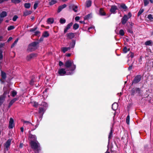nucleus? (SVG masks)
Returning <instances> with one entry per match:
<instances>
[{
	"label": "nucleus",
	"mask_w": 153,
	"mask_h": 153,
	"mask_svg": "<svg viewBox=\"0 0 153 153\" xmlns=\"http://www.w3.org/2000/svg\"><path fill=\"white\" fill-rule=\"evenodd\" d=\"M30 144L35 153H39L41 150L40 144L38 141L30 142Z\"/></svg>",
	"instance_id": "f257e3e1"
},
{
	"label": "nucleus",
	"mask_w": 153,
	"mask_h": 153,
	"mask_svg": "<svg viewBox=\"0 0 153 153\" xmlns=\"http://www.w3.org/2000/svg\"><path fill=\"white\" fill-rule=\"evenodd\" d=\"M65 66L66 68H71V71H74L76 68V66L73 64V61L71 60H68L65 63Z\"/></svg>",
	"instance_id": "f03ea898"
},
{
	"label": "nucleus",
	"mask_w": 153,
	"mask_h": 153,
	"mask_svg": "<svg viewBox=\"0 0 153 153\" xmlns=\"http://www.w3.org/2000/svg\"><path fill=\"white\" fill-rule=\"evenodd\" d=\"M130 93L131 95L133 96L135 94H137V95L140 96H142V94L140 89L138 88H133L131 90Z\"/></svg>",
	"instance_id": "7ed1b4c3"
},
{
	"label": "nucleus",
	"mask_w": 153,
	"mask_h": 153,
	"mask_svg": "<svg viewBox=\"0 0 153 153\" xmlns=\"http://www.w3.org/2000/svg\"><path fill=\"white\" fill-rule=\"evenodd\" d=\"M141 78L142 76L140 75H137L135 76L132 82L131 85H132L133 84H136L139 82L140 81Z\"/></svg>",
	"instance_id": "20e7f679"
},
{
	"label": "nucleus",
	"mask_w": 153,
	"mask_h": 153,
	"mask_svg": "<svg viewBox=\"0 0 153 153\" xmlns=\"http://www.w3.org/2000/svg\"><path fill=\"white\" fill-rule=\"evenodd\" d=\"M28 137L30 139V142L37 141L36 135L31 134L30 131H29Z\"/></svg>",
	"instance_id": "39448f33"
},
{
	"label": "nucleus",
	"mask_w": 153,
	"mask_h": 153,
	"mask_svg": "<svg viewBox=\"0 0 153 153\" xmlns=\"http://www.w3.org/2000/svg\"><path fill=\"white\" fill-rule=\"evenodd\" d=\"M120 136L121 137V139L124 140L126 138H127L128 137L127 133L126 131H121L120 134Z\"/></svg>",
	"instance_id": "423d86ee"
},
{
	"label": "nucleus",
	"mask_w": 153,
	"mask_h": 153,
	"mask_svg": "<svg viewBox=\"0 0 153 153\" xmlns=\"http://www.w3.org/2000/svg\"><path fill=\"white\" fill-rule=\"evenodd\" d=\"M3 90L4 93L3 94V95L6 97V96L7 94H9L10 91V89L9 87H4L3 88ZM8 96L9 97H10L9 95H8Z\"/></svg>",
	"instance_id": "0eeeda50"
},
{
	"label": "nucleus",
	"mask_w": 153,
	"mask_h": 153,
	"mask_svg": "<svg viewBox=\"0 0 153 153\" xmlns=\"http://www.w3.org/2000/svg\"><path fill=\"white\" fill-rule=\"evenodd\" d=\"M59 74L61 76H64L66 74V71L64 68L59 69L58 71Z\"/></svg>",
	"instance_id": "6e6552de"
},
{
	"label": "nucleus",
	"mask_w": 153,
	"mask_h": 153,
	"mask_svg": "<svg viewBox=\"0 0 153 153\" xmlns=\"http://www.w3.org/2000/svg\"><path fill=\"white\" fill-rule=\"evenodd\" d=\"M117 9L118 8L117 6L115 5H112L111 6L110 11L111 13L114 14L116 13V11Z\"/></svg>",
	"instance_id": "1a4fd4ad"
},
{
	"label": "nucleus",
	"mask_w": 153,
	"mask_h": 153,
	"mask_svg": "<svg viewBox=\"0 0 153 153\" xmlns=\"http://www.w3.org/2000/svg\"><path fill=\"white\" fill-rule=\"evenodd\" d=\"M128 17L127 15H125L121 19V22L123 25H125L128 20Z\"/></svg>",
	"instance_id": "9d476101"
},
{
	"label": "nucleus",
	"mask_w": 153,
	"mask_h": 153,
	"mask_svg": "<svg viewBox=\"0 0 153 153\" xmlns=\"http://www.w3.org/2000/svg\"><path fill=\"white\" fill-rule=\"evenodd\" d=\"M14 126V120L12 118H10L9 123V128L10 129L13 128Z\"/></svg>",
	"instance_id": "9b49d317"
},
{
	"label": "nucleus",
	"mask_w": 153,
	"mask_h": 153,
	"mask_svg": "<svg viewBox=\"0 0 153 153\" xmlns=\"http://www.w3.org/2000/svg\"><path fill=\"white\" fill-rule=\"evenodd\" d=\"M1 79H0V81L2 83H4V82L3 81L2 79L4 80L7 78V76L6 73L3 71H1Z\"/></svg>",
	"instance_id": "f8f14e48"
},
{
	"label": "nucleus",
	"mask_w": 153,
	"mask_h": 153,
	"mask_svg": "<svg viewBox=\"0 0 153 153\" xmlns=\"http://www.w3.org/2000/svg\"><path fill=\"white\" fill-rule=\"evenodd\" d=\"M37 56V54L35 53H32L28 55L26 58V59L27 60H30L31 59Z\"/></svg>",
	"instance_id": "ddd939ff"
},
{
	"label": "nucleus",
	"mask_w": 153,
	"mask_h": 153,
	"mask_svg": "<svg viewBox=\"0 0 153 153\" xmlns=\"http://www.w3.org/2000/svg\"><path fill=\"white\" fill-rule=\"evenodd\" d=\"M73 24V23L71 22L68 24L67 25L66 27L64 29V33H65L67 32L68 30L71 27L72 25Z\"/></svg>",
	"instance_id": "4468645a"
},
{
	"label": "nucleus",
	"mask_w": 153,
	"mask_h": 153,
	"mask_svg": "<svg viewBox=\"0 0 153 153\" xmlns=\"http://www.w3.org/2000/svg\"><path fill=\"white\" fill-rule=\"evenodd\" d=\"M37 49V48H33L30 46V45H28L27 51L28 52H31L35 51Z\"/></svg>",
	"instance_id": "2eb2a0df"
},
{
	"label": "nucleus",
	"mask_w": 153,
	"mask_h": 153,
	"mask_svg": "<svg viewBox=\"0 0 153 153\" xmlns=\"http://www.w3.org/2000/svg\"><path fill=\"white\" fill-rule=\"evenodd\" d=\"M39 114H42V116L44 114L45 111L46 109V108H45L43 107H39Z\"/></svg>",
	"instance_id": "dca6fc26"
},
{
	"label": "nucleus",
	"mask_w": 153,
	"mask_h": 153,
	"mask_svg": "<svg viewBox=\"0 0 153 153\" xmlns=\"http://www.w3.org/2000/svg\"><path fill=\"white\" fill-rule=\"evenodd\" d=\"M11 140L10 139H9L6 142L5 144V147L6 149L8 150V149L10 145Z\"/></svg>",
	"instance_id": "f3484780"
},
{
	"label": "nucleus",
	"mask_w": 153,
	"mask_h": 153,
	"mask_svg": "<svg viewBox=\"0 0 153 153\" xmlns=\"http://www.w3.org/2000/svg\"><path fill=\"white\" fill-rule=\"evenodd\" d=\"M66 36L68 39H71L74 37L75 35L74 33H70L67 34Z\"/></svg>",
	"instance_id": "a211bd4d"
},
{
	"label": "nucleus",
	"mask_w": 153,
	"mask_h": 153,
	"mask_svg": "<svg viewBox=\"0 0 153 153\" xmlns=\"http://www.w3.org/2000/svg\"><path fill=\"white\" fill-rule=\"evenodd\" d=\"M119 9L122 8L124 10V11H126L128 8L127 7L124 3H122L120 4L119 7Z\"/></svg>",
	"instance_id": "6ab92c4d"
},
{
	"label": "nucleus",
	"mask_w": 153,
	"mask_h": 153,
	"mask_svg": "<svg viewBox=\"0 0 153 153\" xmlns=\"http://www.w3.org/2000/svg\"><path fill=\"white\" fill-rule=\"evenodd\" d=\"M18 100V98H15L13 99H12V100H11L10 102L8 107L9 108H10L12 105L17 100Z\"/></svg>",
	"instance_id": "aec40b11"
},
{
	"label": "nucleus",
	"mask_w": 153,
	"mask_h": 153,
	"mask_svg": "<svg viewBox=\"0 0 153 153\" xmlns=\"http://www.w3.org/2000/svg\"><path fill=\"white\" fill-rule=\"evenodd\" d=\"M39 42H33L29 44V45H30V46L33 48H36V46L37 45L39 44Z\"/></svg>",
	"instance_id": "412c9836"
},
{
	"label": "nucleus",
	"mask_w": 153,
	"mask_h": 153,
	"mask_svg": "<svg viewBox=\"0 0 153 153\" xmlns=\"http://www.w3.org/2000/svg\"><path fill=\"white\" fill-rule=\"evenodd\" d=\"M100 15L101 16H104L106 15V13L104 11L103 9L101 8L100 9L99 11Z\"/></svg>",
	"instance_id": "4be33fe9"
},
{
	"label": "nucleus",
	"mask_w": 153,
	"mask_h": 153,
	"mask_svg": "<svg viewBox=\"0 0 153 153\" xmlns=\"http://www.w3.org/2000/svg\"><path fill=\"white\" fill-rule=\"evenodd\" d=\"M145 45L146 46H152L153 45L152 41L151 40H150L146 41L145 42Z\"/></svg>",
	"instance_id": "5701e85b"
},
{
	"label": "nucleus",
	"mask_w": 153,
	"mask_h": 153,
	"mask_svg": "<svg viewBox=\"0 0 153 153\" xmlns=\"http://www.w3.org/2000/svg\"><path fill=\"white\" fill-rule=\"evenodd\" d=\"M78 8V7L76 5H71L69 6L70 9H72L73 11L74 12H76L77 11V10H76Z\"/></svg>",
	"instance_id": "b1692460"
},
{
	"label": "nucleus",
	"mask_w": 153,
	"mask_h": 153,
	"mask_svg": "<svg viewBox=\"0 0 153 153\" xmlns=\"http://www.w3.org/2000/svg\"><path fill=\"white\" fill-rule=\"evenodd\" d=\"M6 97L3 95L0 96V106L1 105L5 100Z\"/></svg>",
	"instance_id": "393cba45"
},
{
	"label": "nucleus",
	"mask_w": 153,
	"mask_h": 153,
	"mask_svg": "<svg viewBox=\"0 0 153 153\" xmlns=\"http://www.w3.org/2000/svg\"><path fill=\"white\" fill-rule=\"evenodd\" d=\"M32 13V11L30 10H26L23 12V16H26Z\"/></svg>",
	"instance_id": "a878e982"
},
{
	"label": "nucleus",
	"mask_w": 153,
	"mask_h": 153,
	"mask_svg": "<svg viewBox=\"0 0 153 153\" xmlns=\"http://www.w3.org/2000/svg\"><path fill=\"white\" fill-rule=\"evenodd\" d=\"M7 15V13L5 11H2L0 14V17L2 18L6 16Z\"/></svg>",
	"instance_id": "bb28decb"
},
{
	"label": "nucleus",
	"mask_w": 153,
	"mask_h": 153,
	"mask_svg": "<svg viewBox=\"0 0 153 153\" xmlns=\"http://www.w3.org/2000/svg\"><path fill=\"white\" fill-rule=\"evenodd\" d=\"M118 106L117 104L116 103H114L112 105V108L114 111L116 110Z\"/></svg>",
	"instance_id": "cd10ccee"
},
{
	"label": "nucleus",
	"mask_w": 153,
	"mask_h": 153,
	"mask_svg": "<svg viewBox=\"0 0 153 153\" xmlns=\"http://www.w3.org/2000/svg\"><path fill=\"white\" fill-rule=\"evenodd\" d=\"M54 19L53 18H49L48 19L47 22L49 24H52L54 22Z\"/></svg>",
	"instance_id": "c85d7f7f"
},
{
	"label": "nucleus",
	"mask_w": 153,
	"mask_h": 153,
	"mask_svg": "<svg viewBox=\"0 0 153 153\" xmlns=\"http://www.w3.org/2000/svg\"><path fill=\"white\" fill-rule=\"evenodd\" d=\"M49 36V34L47 31H45L42 34V36L44 37H47Z\"/></svg>",
	"instance_id": "c756f323"
},
{
	"label": "nucleus",
	"mask_w": 153,
	"mask_h": 153,
	"mask_svg": "<svg viewBox=\"0 0 153 153\" xmlns=\"http://www.w3.org/2000/svg\"><path fill=\"white\" fill-rule=\"evenodd\" d=\"M113 131L112 130V129L111 128L108 137L109 140L113 137Z\"/></svg>",
	"instance_id": "7c9ffc66"
},
{
	"label": "nucleus",
	"mask_w": 153,
	"mask_h": 153,
	"mask_svg": "<svg viewBox=\"0 0 153 153\" xmlns=\"http://www.w3.org/2000/svg\"><path fill=\"white\" fill-rule=\"evenodd\" d=\"M92 14L91 13L88 14L85 16L84 18L85 20H88L91 17Z\"/></svg>",
	"instance_id": "2f4dec72"
},
{
	"label": "nucleus",
	"mask_w": 153,
	"mask_h": 153,
	"mask_svg": "<svg viewBox=\"0 0 153 153\" xmlns=\"http://www.w3.org/2000/svg\"><path fill=\"white\" fill-rule=\"evenodd\" d=\"M91 5V0H88L86 2V6L87 7H90Z\"/></svg>",
	"instance_id": "473e14b6"
},
{
	"label": "nucleus",
	"mask_w": 153,
	"mask_h": 153,
	"mask_svg": "<svg viewBox=\"0 0 153 153\" xmlns=\"http://www.w3.org/2000/svg\"><path fill=\"white\" fill-rule=\"evenodd\" d=\"M57 0H51L49 2V4L50 5H52L56 4L57 2Z\"/></svg>",
	"instance_id": "72a5a7b5"
},
{
	"label": "nucleus",
	"mask_w": 153,
	"mask_h": 153,
	"mask_svg": "<svg viewBox=\"0 0 153 153\" xmlns=\"http://www.w3.org/2000/svg\"><path fill=\"white\" fill-rule=\"evenodd\" d=\"M79 27V25L77 23H75L73 25V28L74 30L78 29Z\"/></svg>",
	"instance_id": "f704fd0d"
},
{
	"label": "nucleus",
	"mask_w": 153,
	"mask_h": 153,
	"mask_svg": "<svg viewBox=\"0 0 153 153\" xmlns=\"http://www.w3.org/2000/svg\"><path fill=\"white\" fill-rule=\"evenodd\" d=\"M75 44V41L74 40H72V42L70 44V46L71 48H73Z\"/></svg>",
	"instance_id": "c9c22d12"
},
{
	"label": "nucleus",
	"mask_w": 153,
	"mask_h": 153,
	"mask_svg": "<svg viewBox=\"0 0 153 153\" xmlns=\"http://www.w3.org/2000/svg\"><path fill=\"white\" fill-rule=\"evenodd\" d=\"M144 11V9H143L141 8L139 10L137 15V16L139 17Z\"/></svg>",
	"instance_id": "e433bc0d"
},
{
	"label": "nucleus",
	"mask_w": 153,
	"mask_h": 153,
	"mask_svg": "<svg viewBox=\"0 0 153 153\" xmlns=\"http://www.w3.org/2000/svg\"><path fill=\"white\" fill-rule=\"evenodd\" d=\"M130 116L129 114H128L126 118V122L128 125H129L130 123Z\"/></svg>",
	"instance_id": "4c0bfd02"
},
{
	"label": "nucleus",
	"mask_w": 153,
	"mask_h": 153,
	"mask_svg": "<svg viewBox=\"0 0 153 153\" xmlns=\"http://www.w3.org/2000/svg\"><path fill=\"white\" fill-rule=\"evenodd\" d=\"M31 4L30 3H25L24 4V7L28 9L30 8Z\"/></svg>",
	"instance_id": "58836bf2"
},
{
	"label": "nucleus",
	"mask_w": 153,
	"mask_h": 153,
	"mask_svg": "<svg viewBox=\"0 0 153 153\" xmlns=\"http://www.w3.org/2000/svg\"><path fill=\"white\" fill-rule=\"evenodd\" d=\"M41 105L43 106V107L46 108V109L48 106L47 103L45 102H42L41 103Z\"/></svg>",
	"instance_id": "ea45409f"
},
{
	"label": "nucleus",
	"mask_w": 153,
	"mask_h": 153,
	"mask_svg": "<svg viewBox=\"0 0 153 153\" xmlns=\"http://www.w3.org/2000/svg\"><path fill=\"white\" fill-rule=\"evenodd\" d=\"M59 22L61 24H63L65 23L66 20L63 18H61L60 19Z\"/></svg>",
	"instance_id": "a19ab883"
},
{
	"label": "nucleus",
	"mask_w": 153,
	"mask_h": 153,
	"mask_svg": "<svg viewBox=\"0 0 153 153\" xmlns=\"http://www.w3.org/2000/svg\"><path fill=\"white\" fill-rule=\"evenodd\" d=\"M11 96L13 97H14L17 94V92L15 91H13L11 92Z\"/></svg>",
	"instance_id": "79ce46f5"
},
{
	"label": "nucleus",
	"mask_w": 153,
	"mask_h": 153,
	"mask_svg": "<svg viewBox=\"0 0 153 153\" xmlns=\"http://www.w3.org/2000/svg\"><path fill=\"white\" fill-rule=\"evenodd\" d=\"M147 18L151 21H153V17L152 14H150L148 15L147 16Z\"/></svg>",
	"instance_id": "37998d69"
},
{
	"label": "nucleus",
	"mask_w": 153,
	"mask_h": 153,
	"mask_svg": "<svg viewBox=\"0 0 153 153\" xmlns=\"http://www.w3.org/2000/svg\"><path fill=\"white\" fill-rule=\"evenodd\" d=\"M3 51L1 49H0V60H1L3 58L2 55Z\"/></svg>",
	"instance_id": "c03bdc74"
},
{
	"label": "nucleus",
	"mask_w": 153,
	"mask_h": 153,
	"mask_svg": "<svg viewBox=\"0 0 153 153\" xmlns=\"http://www.w3.org/2000/svg\"><path fill=\"white\" fill-rule=\"evenodd\" d=\"M11 2L12 3L15 4H18L20 3L21 1L20 0H11Z\"/></svg>",
	"instance_id": "a18cd8bd"
},
{
	"label": "nucleus",
	"mask_w": 153,
	"mask_h": 153,
	"mask_svg": "<svg viewBox=\"0 0 153 153\" xmlns=\"http://www.w3.org/2000/svg\"><path fill=\"white\" fill-rule=\"evenodd\" d=\"M119 33L120 35L121 36H124L125 33L124 30L122 29H121L120 30Z\"/></svg>",
	"instance_id": "49530a36"
},
{
	"label": "nucleus",
	"mask_w": 153,
	"mask_h": 153,
	"mask_svg": "<svg viewBox=\"0 0 153 153\" xmlns=\"http://www.w3.org/2000/svg\"><path fill=\"white\" fill-rule=\"evenodd\" d=\"M40 33V32L39 31H36L34 32V34H33L35 36H38V37L40 36L39 35Z\"/></svg>",
	"instance_id": "de8ad7c7"
},
{
	"label": "nucleus",
	"mask_w": 153,
	"mask_h": 153,
	"mask_svg": "<svg viewBox=\"0 0 153 153\" xmlns=\"http://www.w3.org/2000/svg\"><path fill=\"white\" fill-rule=\"evenodd\" d=\"M18 39H16L15 41L11 45V48H12L17 43V42L18 41Z\"/></svg>",
	"instance_id": "09e8293b"
},
{
	"label": "nucleus",
	"mask_w": 153,
	"mask_h": 153,
	"mask_svg": "<svg viewBox=\"0 0 153 153\" xmlns=\"http://www.w3.org/2000/svg\"><path fill=\"white\" fill-rule=\"evenodd\" d=\"M144 5L145 6H147L149 4V1L148 0H143Z\"/></svg>",
	"instance_id": "8fccbe9b"
},
{
	"label": "nucleus",
	"mask_w": 153,
	"mask_h": 153,
	"mask_svg": "<svg viewBox=\"0 0 153 153\" xmlns=\"http://www.w3.org/2000/svg\"><path fill=\"white\" fill-rule=\"evenodd\" d=\"M15 28V27L13 25H11L8 27L7 28V30L8 31L13 29Z\"/></svg>",
	"instance_id": "3c124183"
},
{
	"label": "nucleus",
	"mask_w": 153,
	"mask_h": 153,
	"mask_svg": "<svg viewBox=\"0 0 153 153\" xmlns=\"http://www.w3.org/2000/svg\"><path fill=\"white\" fill-rule=\"evenodd\" d=\"M127 32H128L129 33L132 34L133 33V32L132 29L130 28H129L128 29Z\"/></svg>",
	"instance_id": "603ef678"
},
{
	"label": "nucleus",
	"mask_w": 153,
	"mask_h": 153,
	"mask_svg": "<svg viewBox=\"0 0 153 153\" xmlns=\"http://www.w3.org/2000/svg\"><path fill=\"white\" fill-rule=\"evenodd\" d=\"M123 51L124 53H126L128 52V48L126 47H125L123 49Z\"/></svg>",
	"instance_id": "864d4df0"
},
{
	"label": "nucleus",
	"mask_w": 153,
	"mask_h": 153,
	"mask_svg": "<svg viewBox=\"0 0 153 153\" xmlns=\"http://www.w3.org/2000/svg\"><path fill=\"white\" fill-rule=\"evenodd\" d=\"M68 51V48L66 47L63 48L62 50V51L64 53Z\"/></svg>",
	"instance_id": "5fc2aeb1"
},
{
	"label": "nucleus",
	"mask_w": 153,
	"mask_h": 153,
	"mask_svg": "<svg viewBox=\"0 0 153 153\" xmlns=\"http://www.w3.org/2000/svg\"><path fill=\"white\" fill-rule=\"evenodd\" d=\"M18 18V16L17 15H15L13 18V21L15 22L16 20Z\"/></svg>",
	"instance_id": "6e6d98bb"
},
{
	"label": "nucleus",
	"mask_w": 153,
	"mask_h": 153,
	"mask_svg": "<svg viewBox=\"0 0 153 153\" xmlns=\"http://www.w3.org/2000/svg\"><path fill=\"white\" fill-rule=\"evenodd\" d=\"M34 79L32 78L30 81L29 84L30 85H33L34 84Z\"/></svg>",
	"instance_id": "4d7b16f0"
},
{
	"label": "nucleus",
	"mask_w": 153,
	"mask_h": 153,
	"mask_svg": "<svg viewBox=\"0 0 153 153\" xmlns=\"http://www.w3.org/2000/svg\"><path fill=\"white\" fill-rule=\"evenodd\" d=\"M62 9H62V7H61L60 6H59L58 7V10H57V12L58 13L60 12L62 10Z\"/></svg>",
	"instance_id": "13d9d810"
},
{
	"label": "nucleus",
	"mask_w": 153,
	"mask_h": 153,
	"mask_svg": "<svg viewBox=\"0 0 153 153\" xmlns=\"http://www.w3.org/2000/svg\"><path fill=\"white\" fill-rule=\"evenodd\" d=\"M38 103L36 102H33V107L35 108H37L38 106Z\"/></svg>",
	"instance_id": "bf43d9fd"
},
{
	"label": "nucleus",
	"mask_w": 153,
	"mask_h": 153,
	"mask_svg": "<svg viewBox=\"0 0 153 153\" xmlns=\"http://www.w3.org/2000/svg\"><path fill=\"white\" fill-rule=\"evenodd\" d=\"M37 27H35L34 28H32L30 30V32H32L33 31H34L36 30Z\"/></svg>",
	"instance_id": "052dcab7"
},
{
	"label": "nucleus",
	"mask_w": 153,
	"mask_h": 153,
	"mask_svg": "<svg viewBox=\"0 0 153 153\" xmlns=\"http://www.w3.org/2000/svg\"><path fill=\"white\" fill-rule=\"evenodd\" d=\"M70 71L67 72V74H66L67 75H71L72 74L74 73V72H73L74 71H71L70 70Z\"/></svg>",
	"instance_id": "680f3d73"
},
{
	"label": "nucleus",
	"mask_w": 153,
	"mask_h": 153,
	"mask_svg": "<svg viewBox=\"0 0 153 153\" xmlns=\"http://www.w3.org/2000/svg\"><path fill=\"white\" fill-rule=\"evenodd\" d=\"M38 5V4L36 3H35L33 5V9L35 10L37 8Z\"/></svg>",
	"instance_id": "e2e57ef3"
},
{
	"label": "nucleus",
	"mask_w": 153,
	"mask_h": 153,
	"mask_svg": "<svg viewBox=\"0 0 153 153\" xmlns=\"http://www.w3.org/2000/svg\"><path fill=\"white\" fill-rule=\"evenodd\" d=\"M5 45V43H0V49H1V48L3 47Z\"/></svg>",
	"instance_id": "0e129e2a"
},
{
	"label": "nucleus",
	"mask_w": 153,
	"mask_h": 153,
	"mask_svg": "<svg viewBox=\"0 0 153 153\" xmlns=\"http://www.w3.org/2000/svg\"><path fill=\"white\" fill-rule=\"evenodd\" d=\"M127 16H128V19H129L131 17V16H132V15L131 14V13L129 12L128 13Z\"/></svg>",
	"instance_id": "69168bd1"
},
{
	"label": "nucleus",
	"mask_w": 153,
	"mask_h": 153,
	"mask_svg": "<svg viewBox=\"0 0 153 153\" xmlns=\"http://www.w3.org/2000/svg\"><path fill=\"white\" fill-rule=\"evenodd\" d=\"M23 122L24 123H26L27 125L28 124H30L31 125H33L30 122L28 121H24Z\"/></svg>",
	"instance_id": "338daca9"
},
{
	"label": "nucleus",
	"mask_w": 153,
	"mask_h": 153,
	"mask_svg": "<svg viewBox=\"0 0 153 153\" xmlns=\"http://www.w3.org/2000/svg\"><path fill=\"white\" fill-rule=\"evenodd\" d=\"M43 40H44V37L43 36H42L41 37H40L39 39V42H40L42 41Z\"/></svg>",
	"instance_id": "774afa93"
}]
</instances>
